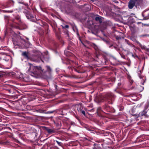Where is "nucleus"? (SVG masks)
Masks as SVG:
<instances>
[{
	"mask_svg": "<svg viewBox=\"0 0 149 149\" xmlns=\"http://www.w3.org/2000/svg\"><path fill=\"white\" fill-rule=\"evenodd\" d=\"M48 67L49 68V66H48Z\"/></svg>",
	"mask_w": 149,
	"mask_h": 149,
	"instance_id": "24",
	"label": "nucleus"
},
{
	"mask_svg": "<svg viewBox=\"0 0 149 149\" xmlns=\"http://www.w3.org/2000/svg\"><path fill=\"white\" fill-rule=\"evenodd\" d=\"M146 113V111L145 110H143L142 112L140 113L141 115V116H143L144 115H145Z\"/></svg>",
	"mask_w": 149,
	"mask_h": 149,
	"instance_id": "8",
	"label": "nucleus"
},
{
	"mask_svg": "<svg viewBox=\"0 0 149 149\" xmlns=\"http://www.w3.org/2000/svg\"><path fill=\"white\" fill-rule=\"evenodd\" d=\"M28 64L29 67L28 70L30 72L36 75H38L41 72L43 71L40 67L34 66L30 63H29Z\"/></svg>",
	"mask_w": 149,
	"mask_h": 149,
	"instance_id": "1",
	"label": "nucleus"
},
{
	"mask_svg": "<svg viewBox=\"0 0 149 149\" xmlns=\"http://www.w3.org/2000/svg\"><path fill=\"white\" fill-rule=\"evenodd\" d=\"M6 12L8 13H12L13 12V10H6Z\"/></svg>",
	"mask_w": 149,
	"mask_h": 149,
	"instance_id": "12",
	"label": "nucleus"
},
{
	"mask_svg": "<svg viewBox=\"0 0 149 149\" xmlns=\"http://www.w3.org/2000/svg\"><path fill=\"white\" fill-rule=\"evenodd\" d=\"M132 56L133 57H134V58H135V57H138V56L137 55H134V54H132Z\"/></svg>",
	"mask_w": 149,
	"mask_h": 149,
	"instance_id": "15",
	"label": "nucleus"
},
{
	"mask_svg": "<svg viewBox=\"0 0 149 149\" xmlns=\"http://www.w3.org/2000/svg\"><path fill=\"white\" fill-rule=\"evenodd\" d=\"M137 0H131L128 3V8L130 9H132L135 6Z\"/></svg>",
	"mask_w": 149,
	"mask_h": 149,
	"instance_id": "2",
	"label": "nucleus"
},
{
	"mask_svg": "<svg viewBox=\"0 0 149 149\" xmlns=\"http://www.w3.org/2000/svg\"><path fill=\"white\" fill-rule=\"evenodd\" d=\"M90 0L93 2H94V0Z\"/></svg>",
	"mask_w": 149,
	"mask_h": 149,
	"instance_id": "19",
	"label": "nucleus"
},
{
	"mask_svg": "<svg viewBox=\"0 0 149 149\" xmlns=\"http://www.w3.org/2000/svg\"><path fill=\"white\" fill-rule=\"evenodd\" d=\"M56 141L59 146H62V143L61 142H59L57 140H56Z\"/></svg>",
	"mask_w": 149,
	"mask_h": 149,
	"instance_id": "10",
	"label": "nucleus"
},
{
	"mask_svg": "<svg viewBox=\"0 0 149 149\" xmlns=\"http://www.w3.org/2000/svg\"><path fill=\"white\" fill-rule=\"evenodd\" d=\"M93 45H94V48L95 49H96L97 48V46H96V45H95L94 44H93Z\"/></svg>",
	"mask_w": 149,
	"mask_h": 149,
	"instance_id": "17",
	"label": "nucleus"
},
{
	"mask_svg": "<svg viewBox=\"0 0 149 149\" xmlns=\"http://www.w3.org/2000/svg\"><path fill=\"white\" fill-rule=\"evenodd\" d=\"M149 37V35L148 34H144L143 35H141L140 36V37Z\"/></svg>",
	"mask_w": 149,
	"mask_h": 149,
	"instance_id": "11",
	"label": "nucleus"
},
{
	"mask_svg": "<svg viewBox=\"0 0 149 149\" xmlns=\"http://www.w3.org/2000/svg\"><path fill=\"white\" fill-rule=\"evenodd\" d=\"M1 58L0 57V60H1Z\"/></svg>",
	"mask_w": 149,
	"mask_h": 149,
	"instance_id": "21",
	"label": "nucleus"
},
{
	"mask_svg": "<svg viewBox=\"0 0 149 149\" xmlns=\"http://www.w3.org/2000/svg\"><path fill=\"white\" fill-rule=\"evenodd\" d=\"M81 112L82 113V114H84V116L85 115V112L84 111L82 110Z\"/></svg>",
	"mask_w": 149,
	"mask_h": 149,
	"instance_id": "14",
	"label": "nucleus"
},
{
	"mask_svg": "<svg viewBox=\"0 0 149 149\" xmlns=\"http://www.w3.org/2000/svg\"><path fill=\"white\" fill-rule=\"evenodd\" d=\"M50 113H52V112H50Z\"/></svg>",
	"mask_w": 149,
	"mask_h": 149,
	"instance_id": "25",
	"label": "nucleus"
},
{
	"mask_svg": "<svg viewBox=\"0 0 149 149\" xmlns=\"http://www.w3.org/2000/svg\"><path fill=\"white\" fill-rule=\"evenodd\" d=\"M107 96L109 97L108 98L109 99L111 100L112 97L113 96V95L112 93H108L107 95Z\"/></svg>",
	"mask_w": 149,
	"mask_h": 149,
	"instance_id": "6",
	"label": "nucleus"
},
{
	"mask_svg": "<svg viewBox=\"0 0 149 149\" xmlns=\"http://www.w3.org/2000/svg\"><path fill=\"white\" fill-rule=\"evenodd\" d=\"M93 149H102L100 147H97Z\"/></svg>",
	"mask_w": 149,
	"mask_h": 149,
	"instance_id": "16",
	"label": "nucleus"
},
{
	"mask_svg": "<svg viewBox=\"0 0 149 149\" xmlns=\"http://www.w3.org/2000/svg\"><path fill=\"white\" fill-rule=\"evenodd\" d=\"M148 18H146V19H148Z\"/></svg>",
	"mask_w": 149,
	"mask_h": 149,
	"instance_id": "20",
	"label": "nucleus"
},
{
	"mask_svg": "<svg viewBox=\"0 0 149 149\" xmlns=\"http://www.w3.org/2000/svg\"><path fill=\"white\" fill-rule=\"evenodd\" d=\"M138 44H139V45L140 46V47H141V48L142 49H146V47L144 45H142L141 43L139 42Z\"/></svg>",
	"mask_w": 149,
	"mask_h": 149,
	"instance_id": "7",
	"label": "nucleus"
},
{
	"mask_svg": "<svg viewBox=\"0 0 149 149\" xmlns=\"http://www.w3.org/2000/svg\"><path fill=\"white\" fill-rule=\"evenodd\" d=\"M22 55L23 56L24 58L28 59H29V53L26 52H23L22 53Z\"/></svg>",
	"mask_w": 149,
	"mask_h": 149,
	"instance_id": "3",
	"label": "nucleus"
},
{
	"mask_svg": "<svg viewBox=\"0 0 149 149\" xmlns=\"http://www.w3.org/2000/svg\"><path fill=\"white\" fill-rule=\"evenodd\" d=\"M45 130L47 131L49 133H54L55 132L54 131L51 129H49L48 128V127H45Z\"/></svg>",
	"mask_w": 149,
	"mask_h": 149,
	"instance_id": "5",
	"label": "nucleus"
},
{
	"mask_svg": "<svg viewBox=\"0 0 149 149\" xmlns=\"http://www.w3.org/2000/svg\"><path fill=\"white\" fill-rule=\"evenodd\" d=\"M63 28H69V26L68 25H66L64 27H63Z\"/></svg>",
	"mask_w": 149,
	"mask_h": 149,
	"instance_id": "18",
	"label": "nucleus"
},
{
	"mask_svg": "<svg viewBox=\"0 0 149 149\" xmlns=\"http://www.w3.org/2000/svg\"><path fill=\"white\" fill-rule=\"evenodd\" d=\"M48 67L49 68V66H48Z\"/></svg>",
	"mask_w": 149,
	"mask_h": 149,
	"instance_id": "23",
	"label": "nucleus"
},
{
	"mask_svg": "<svg viewBox=\"0 0 149 149\" xmlns=\"http://www.w3.org/2000/svg\"><path fill=\"white\" fill-rule=\"evenodd\" d=\"M48 67L49 68V66H48Z\"/></svg>",
	"mask_w": 149,
	"mask_h": 149,
	"instance_id": "22",
	"label": "nucleus"
},
{
	"mask_svg": "<svg viewBox=\"0 0 149 149\" xmlns=\"http://www.w3.org/2000/svg\"><path fill=\"white\" fill-rule=\"evenodd\" d=\"M82 107L81 106H80L78 108L77 110L79 112H81L82 110Z\"/></svg>",
	"mask_w": 149,
	"mask_h": 149,
	"instance_id": "9",
	"label": "nucleus"
},
{
	"mask_svg": "<svg viewBox=\"0 0 149 149\" xmlns=\"http://www.w3.org/2000/svg\"><path fill=\"white\" fill-rule=\"evenodd\" d=\"M102 18L101 17L98 15L97 17H95V20L96 21H98L100 23H102Z\"/></svg>",
	"mask_w": 149,
	"mask_h": 149,
	"instance_id": "4",
	"label": "nucleus"
},
{
	"mask_svg": "<svg viewBox=\"0 0 149 149\" xmlns=\"http://www.w3.org/2000/svg\"><path fill=\"white\" fill-rule=\"evenodd\" d=\"M15 18L16 19H17V20H18V21H20V17H19V16H17V17H15Z\"/></svg>",
	"mask_w": 149,
	"mask_h": 149,
	"instance_id": "13",
	"label": "nucleus"
}]
</instances>
